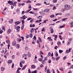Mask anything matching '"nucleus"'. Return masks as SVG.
Segmentation results:
<instances>
[{
    "label": "nucleus",
    "mask_w": 73,
    "mask_h": 73,
    "mask_svg": "<svg viewBox=\"0 0 73 73\" xmlns=\"http://www.w3.org/2000/svg\"><path fill=\"white\" fill-rule=\"evenodd\" d=\"M8 63H10V64L11 63H12V60H10L8 61Z\"/></svg>",
    "instance_id": "473e14b6"
},
{
    "label": "nucleus",
    "mask_w": 73,
    "mask_h": 73,
    "mask_svg": "<svg viewBox=\"0 0 73 73\" xmlns=\"http://www.w3.org/2000/svg\"><path fill=\"white\" fill-rule=\"evenodd\" d=\"M42 64H45L46 63V62H45V60H43L42 62Z\"/></svg>",
    "instance_id": "393cba45"
},
{
    "label": "nucleus",
    "mask_w": 73,
    "mask_h": 73,
    "mask_svg": "<svg viewBox=\"0 0 73 73\" xmlns=\"http://www.w3.org/2000/svg\"><path fill=\"white\" fill-rule=\"evenodd\" d=\"M68 19L67 18H64L63 19H62V21H65V20H67Z\"/></svg>",
    "instance_id": "a19ab883"
},
{
    "label": "nucleus",
    "mask_w": 73,
    "mask_h": 73,
    "mask_svg": "<svg viewBox=\"0 0 73 73\" xmlns=\"http://www.w3.org/2000/svg\"><path fill=\"white\" fill-rule=\"evenodd\" d=\"M28 56V55L26 54H24L22 55V58H24V57H26Z\"/></svg>",
    "instance_id": "f8f14e48"
},
{
    "label": "nucleus",
    "mask_w": 73,
    "mask_h": 73,
    "mask_svg": "<svg viewBox=\"0 0 73 73\" xmlns=\"http://www.w3.org/2000/svg\"><path fill=\"white\" fill-rule=\"evenodd\" d=\"M47 73H50L49 69H48L47 70Z\"/></svg>",
    "instance_id": "72a5a7b5"
},
{
    "label": "nucleus",
    "mask_w": 73,
    "mask_h": 73,
    "mask_svg": "<svg viewBox=\"0 0 73 73\" xmlns=\"http://www.w3.org/2000/svg\"><path fill=\"white\" fill-rule=\"evenodd\" d=\"M57 0H53V2L54 3H57Z\"/></svg>",
    "instance_id": "6e6d98bb"
},
{
    "label": "nucleus",
    "mask_w": 73,
    "mask_h": 73,
    "mask_svg": "<svg viewBox=\"0 0 73 73\" xmlns=\"http://www.w3.org/2000/svg\"><path fill=\"white\" fill-rule=\"evenodd\" d=\"M32 3V2L31 1H30V0H28L27 1V3Z\"/></svg>",
    "instance_id": "09e8293b"
},
{
    "label": "nucleus",
    "mask_w": 73,
    "mask_h": 73,
    "mask_svg": "<svg viewBox=\"0 0 73 73\" xmlns=\"http://www.w3.org/2000/svg\"><path fill=\"white\" fill-rule=\"evenodd\" d=\"M11 29H9L7 31V33L8 34H9V33H11Z\"/></svg>",
    "instance_id": "9b49d317"
},
{
    "label": "nucleus",
    "mask_w": 73,
    "mask_h": 73,
    "mask_svg": "<svg viewBox=\"0 0 73 73\" xmlns=\"http://www.w3.org/2000/svg\"><path fill=\"white\" fill-rule=\"evenodd\" d=\"M41 5V3H37L36 4V5H37V6H39Z\"/></svg>",
    "instance_id": "aec40b11"
},
{
    "label": "nucleus",
    "mask_w": 73,
    "mask_h": 73,
    "mask_svg": "<svg viewBox=\"0 0 73 73\" xmlns=\"http://www.w3.org/2000/svg\"><path fill=\"white\" fill-rule=\"evenodd\" d=\"M29 13H31V14H34V13H34L32 11H30L29 12Z\"/></svg>",
    "instance_id": "680f3d73"
},
{
    "label": "nucleus",
    "mask_w": 73,
    "mask_h": 73,
    "mask_svg": "<svg viewBox=\"0 0 73 73\" xmlns=\"http://www.w3.org/2000/svg\"><path fill=\"white\" fill-rule=\"evenodd\" d=\"M50 55H51V53L50 52H49L47 56L49 57V56H50Z\"/></svg>",
    "instance_id": "37998d69"
},
{
    "label": "nucleus",
    "mask_w": 73,
    "mask_h": 73,
    "mask_svg": "<svg viewBox=\"0 0 73 73\" xmlns=\"http://www.w3.org/2000/svg\"><path fill=\"white\" fill-rule=\"evenodd\" d=\"M1 70L3 72V71H4V70H5V68L3 67H1Z\"/></svg>",
    "instance_id": "f3484780"
},
{
    "label": "nucleus",
    "mask_w": 73,
    "mask_h": 73,
    "mask_svg": "<svg viewBox=\"0 0 73 73\" xmlns=\"http://www.w3.org/2000/svg\"><path fill=\"white\" fill-rule=\"evenodd\" d=\"M44 12H45L46 13H48L49 12V9H46L44 10Z\"/></svg>",
    "instance_id": "6e6552de"
},
{
    "label": "nucleus",
    "mask_w": 73,
    "mask_h": 73,
    "mask_svg": "<svg viewBox=\"0 0 73 73\" xmlns=\"http://www.w3.org/2000/svg\"><path fill=\"white\" fill-rule=\"evenodd\" d=\"M40 54H44V53H43L41 51H40Z\"/></svg>",
    "instance_id": "864d4df0"
},
{
    "label": "nucleus",
    "mask_w": 73,
    "mask_h": 73,
    "mask_svg": "<svg viewBox=\"0 0 73 73\" xmlns=\"http://www.w3.org/2000/svg\"><path fill=\"white\" fill-rule=\"evenodd\" d=\"M42 58H38V60L39 61H42Z\"/></svg>",
    "instance_id": "e433bc0d"
},
{
    "label": "nucleus",
    "mask_w": 73,
    "mask_h": 73,
    "mask_svg": "<svg viewBox=\"0 0 73 73\" xmlns=\"http://www.w3.org/2000/svg\"><path fill=\"white\" fill-rule=\"evenodd\" d=\"M15 29L17 30V31L18 32H20V27L18 26L17 25V24H16V25L15 26Z\"/></svg>",
    "instance_id": "f257e3e1"
},
{
    "label": "nucleus",
    "mask_w": 73,
    "mask_h": 73,
    "mask_svg": "<svg viewBox=\"0 0 73 73\" xmlns=\"http://www.w3.org/2000/svg\"><path fill=\"white\" fill-rule=\"evenodd\" d=\"M17 3V2L15 1L13 3V5L14 6H16V4Z\"/></svg>",
    "instance_id": "6ab92c4d"
},
{
    "label": "nucleus",
    "mask_w": 73,
    "mask_h": 73,
    "mask_svg": "<svg viewBox=\"0 0 73 73\" xmlns=\"http://www.w3.org/2000/svg\"><path fill=\"white\" fill-rule=\"evenodd\" d=\"M2 30H4V31H5V27L3 26L2 27Z\"/></svg>",
    "instance_id": "7c9ffc66"
},
{
    "label": "nucleus",
    "mask_w": 73,
    "mask_h": 73,
    "mask_svg": "<svg viewBox=\"0 0 73 73\" xmlns=\"http://www.w3.org/2000/svg\"><path fill=\"white\" fill-rule=\"evenodd\" d=\"M0 34H1V33H2L3 32V30H1V29H0Z\"/></svg>",
    "instance_id": "8fccbe9b"
},
{
    "label": "nucleus",
    "mask_w": 73,
    "mask_h": 73,
    "mask_svg": "<svg viewBox=\"0 0 73 73\" xmlns=\"http://www.w3.org/2000/svg\"><path fill=\"white\" fill-rule=\"evenodd\" d=\"M20 62L21 63V64H24L25 63V61L24 60H23V61H21Z\"/></svg>",
    "instance_id": "4c0bfd02"
},
{
    "label": "nucleus",
    "mask_w": 73,
    "mask_h": 73,
    "mask_svg": "<svg viewBox=\"0 0 73 73\" xmlns=\"http://www.w3.org/2000/svg\"><path fill=\"white\" fill-rule=\"evenodd\" d=\"M59 52L60 54H61V53H62V52H63V50H59Z\"/></svg>",
    "instance_id": "4be33fe9"
},
{
    "label": "nucleus",
    "mask_w": 73,
    "mask_h": 73,
    "mask_svg": "<svg viewBox=\"0 0 73 73\" xmlns=\"http://www.w3.org/2000/svg\"><path fill=\"white\" fill-rule=\"evenodd\" d=\"M48 63H51V60H48Z\"/></svg>",
    "instance_id": "0e129e2a"
},
{
    "label": "nucleus",
    "mask_w": 73,
    "mask_h": 73,
    "mask_svg": "<svg viewBox=\"0 0 73 73\" xmlns=\"http://www.w3.org/2000/svg\"><path fill=\"white\" fill-rule=\"evenodd\" d=\"M22 25H24V24L25 23V22H24V20H23L22 21Z\"/></svg>",
    "instance_id": "c85d7f7f"
},
{
    "label": "nucleus",
    "mask_w": 73,
    "mask_h": 73,
    "mask_svg": "<svg viewBox=\"0 0 73 73\" xmlns=\"http://www.w3.org/2000/svg\"><path fill=\"white\" fill-rule=\"evenodd\" d=\"M16 11L17 12H19V10L18 9H17L16 10Z\"/></svg>",
    "instance_id": "774afa93"
},
{
    "label": "nucleus",
    "mask_w": 73,
    "mask_h": 73,
    "mask_svg": "<svg viewBox=\"0 0 73 73\" xmlns=\"http://www.w3.org/2000/svg\"><path fill=\"white\" fill-rule=\"evenodd\" d=\"M20 66L21 68L23 67V64L21 62L20 63Z\"/></svg>",
    "instance_id": "c9c22d12"
},
{
    "label": "nucleus",
    "mask_w": 73,
    "mask_h": 73,
    "mask_svg": "<svg viewBox=\"0 0 73 73\" xmlns=\"http://www.w3.org/2000/svg\"><path fill=\"white\" fill-rule=\"evenodd\" d=\"M54 16H55L54 15H51L50 16V17L51 18H53V17H54Z\"/></svg>",
    "instance_id": "b1692460"
},
{
    "label": "nucleus",
    "mask_w": 73,
    "mask_h": 73,
    "mask_svg": "<svg viewBox=\"0 0 73 73\" xmlns=\"http://www.w3.org/2000/svg\"><path fill=\"white\" fill-rule=\"evenodd\" d=\"M72 40V38H70L68 40V42L67 43V45H69L71 44V41Z\"/></svg>",
    "instance_id": "f03ea898"
},
{
    "label": "nucleus",
    "mask_w": 73,
    "mask_h": 73,
    "mask_svg": "<svg viewBox=\"0 0 73 73\" xmlns=\"http://www.w3.org/2000/svg\"><path fill=\"white\" fill-rule=\"evenodd\" d=\"M50 30L51 33H53L54 32V31H53V28H52V27L50 28Z\"/></svg>",
    "instance_id": "423d86ee"
},
{
    "label": "nucleus",
    "mask_w": 73,
    "mask_h": 73,
    "mask_svg": "<svg viewBox=\"0 0 73 73\" xmlns=\"http://www.w3.org/2000/svg\"><path fill=\"white\" fill-rule=\"evenodd\" d=\"M33 21V19H32L30 20V23H32Z\"/></svg>",
    "instance_id": "052dcab7"
},
{
    "label": "nucleus",
    "mask_w": 73,
    "mask_h": 73,
    "mask_svg": "<svg viewBox=\"0 0 73 73\" xmlns=\"http://www.w3.org/2000/svg\"><path fill=\"white\" fill-rule=\"evenodd\" d=\"M52 36H54V37H55L54 38V40L55 41L56 40H57V35H53Z\"/></svg>",
    "instance_id": "7ed1b4c3"
},
{
    "label": "nucleus",
    "mask_w": 73,
    "mask_h": 73,
    "mask_svg": "<svg viewBox=\"0 0 73 73\" xmlns=\"http://www.w3.org/2000/svg\"><path fill=\"white\" fill-rule=\"evenodd\" d=\"M38 38L39 39V42H42V41L41 40V38H40V37H39Z\"/></svg>",
    "instance_id": "c756f323"
},
{
    "label": "nucleus",
    "mask_w": 73,
    "mask_h": 73,
    "mask_svg": "<svg viewBox=\"0 0 73 73\" xmlns=\"http://www.w3.org/2000/svg\"><path fill=\"white\" fill-rule=\"evenodd\" d=\"M27 66V65H25V66H24V67H23V68H22V70H24L25 68V67Z\"/></svg>",
    "instance_id": "f704fd0d"
},
{
    "label": "nucleus",
    "mask_w": 73,
    "mask_h": 73,
    "mask_svg": "<svg viewBox=\"0 0 73 73\" xmlns=\"http://www.w3.org/2000/svg\"><path fill=\"white\" fill-rule=\"evenodd\" d=\"M16 47L17 49H19V48H20V45L19 44H17L16 46Z\"/></svg>",
    "instance_id": "ddd939ff"
},
{
    "label": "nucleus",
    "mask_w": 73,
    "mask_h": 73,
    "mask_svg": "<svg viewBox=\"0 0 73 73\" xmlns=\"http://www.w3.org/2000/svg\"><path fill=\"white\" fill-rule=\"evenodd\" d=\"M42 16H39L38 17V19H39V20H41V19H42Z\"/></svg>",
    "instance_id": "a211bd4d"
},
{
    "label": "nucleus",
    "mask_w": 73,
    "mask_h": 73,
    "mask_svg": "<svg viewBox=\"0 0 73 73\" xmlns=\"http://www.w3.org/2000/svg\"><path fill=\"white\" fill-rule=\"evenodd\" d=\"M69 50H67L66 51V53H69V52H70V50H71V48H70L69 49Z\"/></svg>",
    "instance_id": "9d476101"
},
{
    "label": "nucleus",
    "mask_w": 73,
    "mask_h": 73,
    "mask_svg": "<svg viewBox=\"0 0 73 73\" xmlns=\"http://www.w3.org/2000/svg\"><path fill=\"white\" fill-rule=\"evenodd\" d=\"M60 44H61L60 42L59 41V42H57L58 46H60Z\"/></svg>",
    "instance_id": "58836bf2"
},
{
    "label": "nucleus",
    "mask_w": 73,
    "mask_h": 73,
    "mask_svg": "<svg viewBox=\"0 0 73 73\" xmlns=\"http://www.w3.org/2000/svg\"><path fill=\"white\" fill-rule=\"evenodd\" d=\"M29 36L30 38H32V37H33V34H32V33H31L29 35Z\"/></svg>",
    "instance_id": "4468645a"
},
{
    "label": "nucleus",
    "mask_w": 73,
    "mask_h": 73,
    "mask_svg": "<svg viewBox=\"0 0 73 73\" xmlns=\"http://www.w3.org/2000/svg\"><path fill=\"white\" fill-rule=\"evenodd\" d=\"M6 42H7V44H10V42L7 40L6 41Z\"/></svg>",
    "instance_id": "2f4dec72"
},
{
    "label": "nucleus",
    "mask_w": 73,
    "mask_h": 73,
    "mask_svg": "<svg viewBox=\"0 0 73 73\" xmlns=\"http://www.w3.org/2000/svg\"><path fill=\"white\" fill-rule=\"evenodd\" d=\"M64 27H65V25H63L61 26H60V28H63Z\"/></svg>",
    "instance_id": "c03bdc74"
},
{
    "label": "nucleus",
    "mask_w": 73,
    "mask_h": 73,
    "mask_svg": "<svg viewBox=\"0 0 73 73\" xmlns=\"http://www.w3.org/2000/svg\"><path fill=\"white\" fill-rule=\"evenodd\" d=\"M47 39L48 40V41H53L52 39H51V37H48L47 38Z\"/></svg>",
    "instance_id": "2eb2a0df"
},
{
    "label": "nucleus",
    "mask_w": 73,
    "mask_h": 73,
    "mask_svg": "<svg viewBox=\"0 0 73 73\" xmlns=\"http://www.w3.org/2000/svg\"><path fill=\"white\" fill-rule=\"evenodd\" d=\"M44 59L45 60H46V61H47V60H48V58H47V57H45Z\"/></svg>",
    "instance_id": "5fc2aeb1"
},
{
    "label": "nucleus",
    "mask_w": 73,
    "mask_h": 73,
    "mask_svg": "<svg viewBox=\"0 0 73 73\" xmlns=\"http://www.w3.org/2000/svg\"><path fill=\"white\" fill-rule=\"evenodd\" d=\"M25 49L26 50H27L28 49V47L27 46L25 48Z\"/></svg>",
    "instance_id": "49530a36"
},
{
    "label": "nucleus",
    "mask_w": 73,
    "mask_h": 73,
    "mask_svg": "<svg viewBox=\"0 0 73 73\" xmlns=\"http://www.w3.org/2000/svg\"><path fill=\"white\" fill-rule=\"evenodd\" d=\"M59 38H60V40H62V38L61 36V35H60L59 36Z\"/></svg>",
    "instance_id": "de8ad7c7"
},
{
    "label": "nucleus",
    "mask_w": 73,
    "mask_h": 73,
    "mask_svg": "<svg viewBox=\"0 0 73 73\" xmlns=\"http://www.w3.org/2000/svg\"><path fill=\"white\" fill-rule=\"evenodd\" d=\"M69 25H73V22H71L69 23Z\"/></svg>",
    "instance_id": "603ef678"
},
{
    "label": "nucleus",
    "mask_w": 73,
    "mask_h": 73,
    "mask_svg": "<svg viewBox=\"0 0 73 73\" xmlns=\"http://www.w3.org/2000/svg\"><path fill=\"white\" fill-rule=\"evenodd\" d=\"M28 72H29V73H31V70H30V69H29V68Z\"/></svg>",
    "instance_id": "69168bd1"
},
{
    "label": "nucleus",
    "mask_w": 73,
    "mask_h": 73,
    "mask_svg": "<svg viewBox=\"0 0 73 73\" xmlns=\"http://www.w3.org/2000/svg\"><path fill=\"white\" fill-rule=\"evenodd\" d=\"M34 31V29L33 28H32L31 29L30 32L31 33H33V32Z\"/></svg>",
    "instance_id": "412c9836"
},
{
    "label": "nucleus",
    "mask_w": 73,
    "mask_h": 73,
    "mask_svg": "<svg viewBox=\"0 0 73 73\" xmlns=\"http://www.w3.org/2000/svg\"><path fill=\"white\" fill-rule=\"evenodd\" d=\"M31 19H32V18H27V21H29V20H30Z\"/></svg>",
    "instance_id": "bf43d9fd"
},
{
    "label": "nucleus",
    "mask_w": 73,
    "mask_h": 73,
    "mask_svg": "<svg viewBox=\"0 0 73 73\" xmlns=\"http://www.w3.org/2000/svg\"><path fill=\"white\" fill-rule=\"evenodd\" d=\"M20 23H21V22H19V21H18L17 22H15V24H17V25H18V24H20Z\"/></svg>",
    "instance_id": "bb28decb"
},
{
    "label": "nucleus",
    "mask_w": 73,
    "mask_h": 73,
    "mask_svg": "<svg viewBox=\"0 0 73 73\" xmlns=\"http://www.w3.org/2000/svg\"><path fill=\"white\" fill-rule=\"evenodd\" d=\"M33 39H34L33 40V41L34 42H36V36H34Z\"/></svg>",
    "instance_id": "1a4fd4ad"
},
{
    "label": "nucleus",
    "mask_w": 73,
    "mask_h": 73,
    "mask_svg": "<svg viewBox=\"0 0 73 73\" xmlns=\"http://www.w3.org/2000/svg\"><path fill=\"white\" fill-rule=\"evenodd\" d=\"M24 27V25H23L21 27V30H23Z\"/></svg>",
    "instance_id": "cd10ccee"
},
{
    "label": "nucleus",
    "mask_w": 73,
    "mask_h": 73,
    "mask_svg": "<svg viewBox=\"0 0 73 73\" xmlns=\"http://www.w3.org/2000/svg\"><path fill=\"white\" fill-rule=\"evenodd\" d=\"M25 37H26V38H29V35H28V34H26V35Z\"/></svg>",
    "instance_id": "a878e982"
},
{
    "label": "nucleus",
    "mask_w": 73,
    "mask_h": 73,
    "mask_svg": "<svg viewBox=\"0 0 73 73\" xmlns=\"http://www.w3.org/2000/svg\"><path fill=\"white\" fill-rule=\"evenodd\" d=\"M69 7V5H66L64 6V8L65 9H66L67 8H68Z\"/></svg>",
    "instance_id": "dca6fc26"
},
{
    "label": "nucleus",
    "mask_w": 73,
    "mask_h": 73,
    "mask_svg": "<svg viewBox=\"0 0 73 73\" xmlns=\"http://www.w3.org/2000/svg\"><path fill=\"white\" fill-rule=\"evenodd\" d=\"M12 44L13 46H15L16 44V42L14 40L13 42L12 43Z\"/></svg>",
    "instance_id": "20e7f679"
},
{
    "label": "nucleus",
    "mask_w": 73,
    "mask_h": 73,
    "mask_svg": "<svg viewBox=\"0 0 73 73\" xmlns=\"http://www.w3.org/2000/svg\"><path fill=\"white\" fill-rule=\"evenodd\" d=\"M34 62L35 63H37V61H36V59H34Z\"/></svg>",
    "instance_id": "13d9d810"
},
{
    "label": "nucleus",
    "mask_w": 73,
    "mask_h": 73,
    "mask_svg": "<svg viewBox=\"0 0 73 73\" xmlns=\"http://www.w3.org/2000/svg\"><path fill=\"white\" fill-rule=\"evenodd\" d=\"M40 66L41 68H42V67H44V65H43V64H41V65H40Z\"/></svg>",
    "instance_id": "e2e57ef3"
},
{
    "label": "nucleus",
    "mask_w": 73,
    "mask_h": 73,
    "mask_svg": "<svg viewBox=\"0 0 73 73\" xmlns=\"http://www.w3.org/2000/svg\"><path fill=\"white\" fill-rule=\"evenodd\" d=\"M12 1H7V2L8 3H9V4H10L11 3H12Z\"/></svg>",
    "instance_id": "4d7b16f0"
},
{
    "label": "nucleus",
    "mask_w": 73,
    "mask_h": 73,
    "mask_svg": "<svg viewBox=\"0 0 73 73\" xmlns=\"http://www.w3.org/2000/svg\"><path fill=\"white\" fill-rule=\"evenodd\" d=\"M15 55H12V59H14V58H15Z\"/></svg>",
    "instance_id": "3c124183"
},
{
    "label": "nucleus",
    "mask_w": 73,
    "mask_h": 73,
    "mask_svg": "<svg viewBox=\"0 0 73 73\" xmlns=\"http://www.w3.org/2000/svg\"><path fill=\"white\" fill-rule=\"evenodd\" d=\"M9 23H10V24H12V23H13V19H10L9 20Z\"/></svg>",
    "instance_id": "39448f33"
},
{
    "label": "nucleus",
    "mask_w": 73,
    "mask_h": 73,
    "mask_svg": "<svg viewBox=\"0 0 73 73\" xmlns=\"http://www.w3.org/2000/svg\"><path fill=\"white\" fill-rule=\"evenodd\" d=\"M35 67H36V66L33 65H32V66H31V67L32 68H35Z\"/></svg>",
    "instance_id": "79ce46f5"
},
{
    "label": "nucleus",
    "mask_w": 73,
    "mask_h": 73,
    "mask_svg": "<svg viewBox=\"0 0 73 73\" xmlns=\"http://www.w3.org/2000/svg\"><path fill=\"white\" fill-rule=\"evenodd\" d=\"M40 14H41V15H45V13L44 12V11H42L41 12V11H40L39 12Z\"/></svg>",
    "instance_id": "0eeeda50"
},
{
    "label": "nucleus",
    "mask_w": 73,
    "mask_h": 73,
    "mask_svg": "<svg viewBox=\"0 0 73 73\" xmlns=\"http://www.w3.org/2000/svg\"><path fill=\"white\" fill-rule=\"evenodd\" d=\"M28 56L29 57H31V54L29 52H28Z\"/></svg>",
    "instance_id": "5701e85b"
},
{
    "label": "nucleus",
    "mask_w": 73,
    "mask_h": 73,
    "mask_svg": "<svg viewBox=\"0 0 73 73\" xmlns=\"http://www.w3.org/2000/svg\"><path fill=\"white\" fill-rule=\"evenodd\" d=\"M60 57H58L57 58H56V61H58V60H59V59H60Z\"/></svg>",
    "instance_id": "a18cd8bd"
},
{
    "label": "nucleus",
    "mask_w": 73,
    "mask_h": 73,
    "mask_svg": "<svg viewBox=\"0 0 73 73\" xmlns=\"http://www.w3.org/2000/svg\"><path fill=\"white\" fill-rule=\"evenodd\" d=\"M37 72L36 70L33 71V72H32L31 73H37Z\"/></svg>",
    "instance_id": "ea45409f"
},
{
    "label": "nucleus",
    "mask_w": 73,
    "mask_h": 73,
    "mask_svg": "<svg viewBox=\"0 0 73 73\" xmlns=\"http://www.w3.org/2000/svg\"><path fill=\"white\" fill-rule=\"evenodd\" d=\"M12 68H13L14 67V64L13 63V64L12 65V66H11Z\"/></svg>",
    "instance_id": "338daca9"
}]
</instances>
